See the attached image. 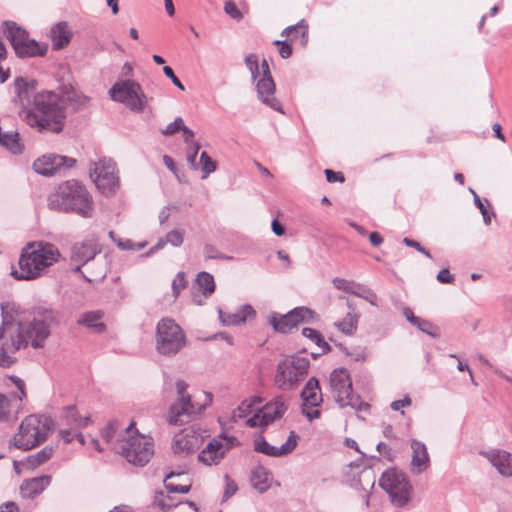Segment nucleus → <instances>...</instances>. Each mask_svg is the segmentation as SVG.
<instances>
[{
	"label": "nucleus",
	"instance_id": "1",
	"mask_svg": "<svg viewBox=\"0 0 512 512\" xmlns=\"http://www.w3.org/2000/svg\"><path fill=\"white\" fill-rule=\"evenodd\" d=\"M33 108L19 111V115L39 133L60 134L65 128L66 107L54 91L42 90L34 95Z\"/></svg>",
	"mask_w": 512,
	"mask_h": 512
},
{
	"label": "nucleus",
	"instance_id": "2",
	"mask_svg": "<svg viewBox=\"0 0 512 512\" xmlns=\"http://www.w3.org/2000/svg\"><path fill=\"white\" fill-rule=\"evenodd\" d=\"M47 206L52 211L75 213L83 218H91L94 212L92 195L86 186L76 179L60 183L48 196Z\"/></svg>",
	"mask_w": 512,
	"mask_h": 512
},
{
	"label": "nucleus",
	"instance_id": "3",
	"mask_svg": "<svg viewBox=\"0 0 512 512\" xmlns=\"http://www.w3.org/2000/svg\"><path fill=\"white\" fill-rule=\"evenodd\" d=\"M310 360L296 353L279 361L274 375L275 386L283 391H292L308 375Z\"/></svg>",
	"mask_w": 512,
	"mask_h": 512
},
{
	"label": "nucleus",
	"instance_id": "4",
	"mask_svg": "<svg viewBox=\"0 0 512 512\" xmlns=\"http://www.w3.org/2000/svg\"><path fill=\"white\" fill-rule=\"evenodd\" d=\"M329 383L335 401L341 408L351 407L358 412L370 409L369 403L363 401L360 395L354 394L352 379L345 367L334 369L330 373Z\"/></svg>",
	"mask_w": 512,
	"mask_h": 512
},
{
	"label": "nucleus",
	"instance_id": "5",
	"mask_svg": "<svg viewBox=\"0 0 512 512\" xmlns=\"http://www.w3.org/2000/svg\"><path fill=\"white\" fill-rule=\"evenodd\" d=\"M155 340L156 351L168 357L179 353L186 344V336L182 328L169 317H164L157 323Z\"/></svg>",
	"mask_w": 512,
	"mask_h": 512
},
{
	"label": "nucleus",
	"instance_id": "6",
	"mask_svg": "<svg viewBox=\"0 0 512 512\" xmlns=\"http://www.w3.org/2000/svg\"><path fill=\"white\" fill-rule=\"evenodd\" d=\"M379 486L397 507H404L411 499L413 487L407 475L396 467L388 468L382 473Z\"/></svg>",
	"mask_w": 512,
	"mask_h": 512
},
{
	"label": "nucleus",
	"instance_id": "7",
	"mask_svg": "<svg viewBox=\"0 0 512 512\" xmlns=\"http://www.w3.org/2000/svg\"><path fill=\"white\" fill-rule=\"evenodd\" d=\"M110 98L124 104L131 111L141 112L146 104V96L141 85L135 80H120L109 89Z\"/></svg>",
	"mask_w": 512,
	"mask_h": 512
},
{
	"label": "nucleus",
	"instance_id": "8",
	"mask_svg": "<svg viewBox=\"0 0 512 512\" xmlns=\"http://www.w3.org/2000/svg\"><path fill=\"white\" fill-rule=\"evenodd\" d=\"M35 242H30L21 251L18 265L20 271L14 269L10 275L18 281H31L39 278L42 272L47 268V264L42 262V258L34 249Z\"/></svg>",
	"mask_w": 512,
	"mask_h": 512
},
{
	"label": "nucleus",
	"instance_id": "9",
	"mask_svg": "<svg viewBox=\"0 0 512 512\" xmlns=\"http://www.w3.org/2000/svg\"><path fill=\"white\" fill-rule=\"evenodd\" d=\"M90 176L99 192L106 197H111L119 188V177L116 175V163L110 158H101L98 163H93Z\"/></svg>",
	"mask_w": 512,
	"mask_h": 512
},
{
	"label": "nucleus",
	"instance_id": "10",
	"mask_svg": "<svg viewBox=\"0 0 512 512\" xmlns=\"http://www.w3.org/2000/svg\"><path fill=\"white\" fill-rule=\"evenodd\" d=\"M189 384L178 379L175 383L177 398L169 406L166 420L169 425H183L192 417V396L187 392Z\"/></svg>",
	"mask_w": 512,
	"mask_h": 512
},
{
	"label": "nucleus",
	"instance_id": "11",
	"mask_svg": "<svg viewBox=\"0 0 512 512\" xmlns=\"http://www.w3.org/2000/svg\"><path fill=\"white\" fill-rule=\"evenodd\" d=\"M315 312L306 306H297L286 314L272 312L268 322L277 333L288 334L301 323H310L314 319Z\"/></svg>",
	"mask_w": 512,
	"mask_h": 512
},
{
	"label": "nucleus",
	"instance_id": "12",
	"mask_svg": "<svg viewBox=\"0 0 512 512\" xmlns=\"http://www.w3.org/2000/svg\"><path fill=\"white\" fill-rule=\"evenodd\" d=\"M261 77L256 83L258 99L274 111L284 113L280 101L275 97L276 85L266 59L261 62Z\"/></svg>",
	"mask_w": 512,
	"mask_h": 512
},
{
	"label": "nucleus",
	"instance_id": "13",
	"mask_svg": "<svg viewBox=\"0 0 512 512\" xmlns=\"http://www.w3.org/2000/svg\"><path fill=\"white\" fill-rule=\"evenodd\" d=\"M153 444L144 437H130L127 442L122 445L120 454L133 465L143 467L151 459L153 455Z\"/></svg>",
	"mask_w": 512,
	"mask_h": 512
},
{
	"label": "nucleus",
	"instance_id": "14",
	"mask_svg": "<svg viewBox=\"0 0 512 512\" xmlns=\"http://www.w3.org/2000/svg\"><path fill=\"white\" fill-rule=\"evenodd\" d=\"M302 399V414L309 420H315L321 417V411L318 409H310L319 407L323 403V397L319 380L316 377H311L305 384L300 393Z\"/></svg>",
	"mask_w": 512,
	"mask_h": 512
},
{
	"label": "nucleus",
	"instance_id": "15",
	"mask_svg": "<svg viewBox=\"0 0 512 512\" xmlns=\"http://www.w3.org/2000/svg\"><path fill=\"white\" fill-rule=\"evenodd\" d=\"M76 162L75 158L49 153L37 158L32 168L39 175L51 177L61 170L72 168Z\"/></svg>",
	"mask_w": 512,
	"mask_h": 512
},
{
	"label": "nucleus",
	"instance_id": "16",
	"mask_svg": "<svg viewBox=\"0 0 512 512\" xmlns=\"http://www.w3.org/2000/svg\"><path fill=\"white\" fill-rule=\"evenodd\" d=\"M38 85V81L34 78L16 77L13 82L15 92V96L12 100L13 103L19 105L21 107L20 110L29 109L34 95L39 93L37 91Z\"/></svg>",
	"mask_w": 512,
	"mask_h": 512
},
{
	"label": "nucleus",
	"instance_id": "17",
	"mask_svg": "<svg viewBox=\"0 0 512 512\" xmlns=\"http://www.w3.org/2000/svg\"><path fill=\"white\" fill-rule=\"evenodd\" d=\"M18 326L30 340V344L34 349L43 348L46 340L51 335V331L47 326L36 320L34 317L27 323L18 322Z\"/></svg>",
	"mask_w": 512,
	"mask_h": 512
},
{
	"label": "nucleus",
	"instance_id": "18",
	"mask_svg": "<svg viewBox=\"0 0 512 512\" xmlns=\"http://www.w3.org/2000/svg\"><path fill=\"white\" fill-rule=\"evenodd\" d=\"M48 44L45 42L37 41L36 39L28 36L26 40L19 42L13 49L15 55L19 59L44 57L48 52Z\"/></svg>",
	"mask_w": 512,
	"mask_h": 512
},
{
	"label": "nucleus",
	"instance_id": "19",
	"mask_svg": "<svg viewBox=\"0 0 512 512\" xmlns=\"http://www.w3.org/2000/svg\"><path fill=\"white\" fill-rule=\"evenodd\" d=\"M96 240L87 239L81 243H75L71 248V261L85 265L100 253Z\"/></svg>",
	"mask_w": 512,
	"mask_h": 512
},
{
	"label": "nucleus",
	"instance_id": "20",
	"mask_svg": "<svg viewBox=\"0 0 512 512\" xmlns=\"http://www.w3.org/2000/svg\"><path fill=\"white\" fill-rule=\"evenodd\" d=\"M255 316L256 311L250 304L240 306L239 310L234 313L225 312L218 307V318L223 326H238Z\"/></svg>",
	"mask_w": 512,
	"mask_h": 512
},
{
	"label": "nucleus",
	"instance_id": "21",
	"mask_svg": "<svg viewBox=\"0 0 512 512\" xmlns=\"http://www.w3.org/2000/svg\"><path fill=\"white\" fill-rule=\"evenodd\" d=\"M288 410V405L281 396L275 397L267 402L259 412H261L262 427H267L275 420L280 419Z\"/></svg>",
	"mask_w": 512,
	"mask_h": 512
},
{
	"label": "nucleus",
	"instance_id": "22",
	"mask_svg": "<svg viewBox=\"0 0 512 512\" xmlns=\"http://www.w3.org/2000/svg\"><path fill=\"white\" fill-rule=\"evenodd\" d=\"M33 317L42 322L51 331L61 324L62 312L51 305L40 304L32 308Z\"/></svg>",
	"mask_w": 512,
	"mask_h": 512
},
{
	"label": "nucleus",
	"instance_id": "23",
	"mask_svg": "<svg viewBox=\"0 0 512 512\" xmlns=\"http://www.w3.org/2000/svg\"><path fill=\"white\" fill-rule=\"evenodd\" d=\"M58 90L57 94L61 97V102L73 105L75 111L85 107L90 101L89 97L77 92L70 82L60 81Z\"/></svg>",
	"mask_w": 512,
	"mask_h": 512
},
{
	"label": "nucleus",
	"instance_id": "24",
	"mask_svg": "<svg viewBox=\"0 0 512 512\" xmlns=\"http://www.w3.org/2000/svg\"><path fill=\"white\" fill-rule=\"evenodd\" d=\"M50 475H41L25 479L20 485V493L25 499H34L40 495L51 483Z\"/></svg>",
	"mask_w": 512,
	"mask_h": 512
},
{
	"label": "nucleus",
	"instance_id": "25",
	"mask_svg": "<svg viewBox=\"0 0 512 512\" xmlns=\"http://www.w3.org/2000/svg\"><path fill=\"white\" fill-rule=\"evenodd\" d=\"M493 467L504 477H512V453L494 449L485 453Z\"/></svg>",
	"mask_w": 512,
	"mask_h": 512
},
{
	"label": "nucleus",
	"instance_id": "26",
	"mask_svg": "<svg viewBox=\"0 0 512 512\" xmlns=\"http://www.w3.org/2000/svg\"><path fill=\"white\" fill-rule=\"evenodd\" d=\"M182 131L185 142L187 144L186 160L190 167H192V129L185 125L181 117H176L173 122L169 123L166 128L161 130L165 136H171L175 133Z\"/></svg>",
	"mask_w": 512,
	"mask_h": 512
},
{
	"label": "nucleus",
	"instance_id": "27",
	"mask_svg": "<svg viewBox=\"0 0 512 512\" xmlns=\"http://www.w3.org/2000/svg\"><path fill=\"white\" fill-rule=\"evenodd\" d=\"M221 440L218 437L211 439L198 454V460L209 466L218 464L225 455L224 444Z\"/></svg>",
	"mask_w": 512,
	"mask_h": 512
},
{
	"label": "nucleus",
	"instance_id": "28",
	"mask_svg": "<svg viewBox=\"0 0 512 512\" xmlns=\"http://www.w3.org/2000/svg\"><path fill=\"white\" fill-rule=\"evenodd\" d=\"M73 33L69 28L67 21H60L54 24L50 29V39L52 42V49L59 51L69 45Z\"/></svg>",
	"mask_w": 512,
	"mask_h": 512
},
{
	"label": "nucleus",
	"instance_id": "29",
	"mask_svg": "<svg viewBox=\"0 0 512 512\" xmlns=\"http://www.w3.org/2000/svg\"><path fill=\"white\" fill-rule=\"evenodd\" d=\"M1 32L7 39L12 49H14L19 42L26 40L30 36L29 31L13 20H4L1 23Z\"/></svg>",
	"mask_w": 512,
	"mask_h": 512
},
{
	"label": "nucleus",
	"instance_id": "30",
	"mask_svg": "<svg viewBox=\"0 0 512 512\" xmlns=\"http://www.w3.org/2000/svg\"><path fill=\"white\" fill-rule=\"evenodd\" d=\"M104 312L102 310L86 311L77 319V324L83 326L94 333L101 334L107 329V326L102 322Z\"/></svg>",
	"mask_w": 512,
	"mask_h": 512
},
{
	"label": "nucleus",
	"instance_id": "31",
	"mask_svg": "<svg viewBox=\"0 0 512 512\" xmlns=\"http://www.w3.org/2000/svg\"><path fill=\"white\" fill-rule=\"evenodd\" d=\"M41 417V423H40V426H39V434H38V438H36L35 440H27V441H16L14 442V446L18 449H21L23 451H28V450H31L33 449L34 447L38 446L39 444H41L42 442H44L47 437H48V433L52 430L53 428V420L51 417H48V416H40Z\"/></svg>",
	"mask_w": 512,
	"mask_h": 512
},
{
	"label": "nucleus",
	"instance_id": "32",
	"mask_svg": "<svg viewBox=\"0 0 512 512\" xmlns=\"http://www.w3.org/2000/svg\"><path fill=\"white\" fill-rule=\"evenodd\" d=\"M200 148V144L194 141V170H199L201 172V179L204 180L217 170L218 162L212 159L206 151H202L199 161L196 163V157Z\"/></svg>",
	"mask_w": 512,
	"mask_h": 512
},
{
	"label": "nucleus",
	"instance_id": "33",
	"mask_svg": "<svg viewBox=\"0 0 512 512\" xmlns=\"http://www.w3.org/2000/svg\"><path fill=\"white\" fill-rule=\"evenodd\" d=\"M41 423V417L37 415H29L22 420L19 426V438H15L16 441H27L35 440L38 438L39 426Z\"/></svg>",
	"mask_w": 512,
	"mask_h": 512
},
{
	"label": "nucleus",
	"instance_id": "34",
	"mask_svg": "<svg viewBox=\"0 0 512 512\" xmlns=\"http://www.w3.org/2000/svg\"><path fill=\"white\" fill-rule=\"evenodd\" d=\"M411 448L413 450L411 465L417 467V473H421L429 465V454L426 445L419 440L413 439L411 441Z\"/></svg>",
	"mask_w": 512,
	"mask_h": 512
},
{
	"label": "nucleus",
	"instance_id": "35",
	"mask_svg": "<svg viewBox=\"0 0 512 512\" xmlns=\"http://www.w3.org/2000/svg\"><path fill=\"white\" fill-rule=\"evenodd\" d=\"M34 249L38 252L42 262L47 264V268L57 263L61 257L58 248L50 242H35Z\"/></svg>",
	"mask_w": 512,
	"mask_h": 512
},
{
	"label": "nucleus",
	"instance_id": "36",
	"mask_svg": "<svg viewBox=\"0 0 512 512\" xmlns=\"http://www.w3.org/2000/svg\"><path fill=\"white\" fill-rule=\"evenodd\" d=\"M172 448L175 454L192 452V428H184L173 438Z\"/></svg>",
	"mask_w": 512,
	"mask_h": 512
},
{
	"label": "nucleus",
	"instance_id": "37",
	"mask_svg": "<svg viewBox=\"0 0 512 512\" xmlns=\"http://www.w3.org/2000/svg\"><path fill=\"white\" fill-rule=\"evenodd\" d=\"M194 284L205 298H209L216 289L215 280L212 274L202 271L194 278Z\"/></svg>",
	"mask_w": 512,
	"mask_h": 512
},
{
	"label": "nucleus",
	"instance_id": "38",
	"mask_svg": "<svg viewBox=\"0 0 512 512\" xmlns=\"http://www.w3.org/2000/svg\"><path fill=\"white\" fill-rule=\"evenodd\" d=\"M270 473L262 466L255 467L251 471L250 481L252 486L258 490L260 493H263L269 489V479Z\"/></svg>",
	"mask_w": 512,
	"mask_h": 512
},
{
	"label": "nucleus",
	"instance_id": "39",
	"mask_svg": "<svg viewBox=\"0 0 512 512\" xmlns=\"http://www.w3.org/2000/svg\"><path fill=\"white\" fill-rule=\"evenodd\" d=\"M54 448L50 445L43 447L40 451L28 455L25 458V464L29 469H35L41 464L47 462L53 455Z\"/></svg>",
	"mask_w": 512,
	"mask_h": 512
},
{
	"label": "nucleus",
	"instance_id": "40",
	"mask_svg": "<svg viewBox=\"0 0 512 512\" xmlns=\"http://www.w3.org/2000/svg\"><path fill=\"white\" fill-rule=\"evenodd\" d=\"M1 319L4 326H12L16 321V316L20 313V306L14 302H2L0 304Z\"/></svg>",
	"mask_w": 512,
	"mask_h": 512
},
{
	"label": "nucleus",
	"instance_id": "41",
	"mask_svg": "<svg viewBox=\"0 0 512 512\" xmlns=\"http://www.w3.org/2000/svg\"><path fill=\"white\" fill-rule=\"evenodd\" d=\"M358 318L357 313L348 312L341 321L335 323V326L345 335L352 336L357 330Z\"/></svg>",
	"mask_w": 512,
	"mask_h": 512
},
{
	"label": "nucleus",
	"instance_id": "42",
	"mask_svg": "<svg viewBox=\"0 0 512 512\" xmlns=\"http://www.w3.org/2000/svg\"><path fill=\"white\" fill-rule=\"evenodd\" d=\"M302 335L313 341L319 348H321V354H327L331 352V346L328 342L325 341L324 337L318 330L310 327H304L302 329Z\"/></svg>",
	"mask_w": 512,
	"mask_h": 512
},
{
	"label": "nucleus",
	"instance_id": "43",
	"mask_svg": "<svg viewBox=\"0 0 512 512\" xmlns=\"http://www.w3.org/2000/svg\"><path fill=\"white\" fill-rule=\"evenodd\" d=\"M293 32H300V43L302 46H306L309 38V26L305 19H301L295 25L286 27L281 35L291 37Z\"/></svg>",
	"mask_w": 512,
	"mask_h": 512
},
{
	"label": "nucleus",
	"instance_id": "44",
	"mask_svg": "<svg viewBox=\"0 0 512 512\" xmlns=\"http://www.w3.org/2000/svg\"><path fill=\"white\" fill-rule=\"evenodd\" d=\"M254 451L257 453H262L264 455L270 457H280L282 456L280 447L270 445L265 437L260 435L258 438L254 440Z\"/></svg>",
	"mask_w": 512,
	"mask_h": 512
},
{
	"label": "nucleus",
	"instance_id": "45",
	"mask_svg": "<svg viewBox=\"0 0 512 512\" xmlns=\"http://www.w3.org/2000/svg\"><path fill=\"white\" fill-rule=\"evenodd\" d=\"M194 414H202L212 404L213 394L207 391H199L194 394Z\"/></svg>",
	"mask_w": 512,
	"mask_h": 512
},
{
	"label": "nucleus",
	"instance_id": "46",
	"mask_svg": "<svg viewBox=\"0 0 512 512\" xmlns=\"http://www.w3.org/2000/svg\"><path fill=\"white\" fill-rule=\"evenodd\" d=\"M353 295L368 301L372 306H378V297L376 293L368 286L357 283Z\"/></svg>",
	"mask_w": 512,
	"mask_h": 512
},
{
	"label": "nucleus",
	"instance_id": "47",
	"mask_svg": "<svg viewBox=\"0 0 512 512\" xmlns=\"http://www.w3.org/2000/svg\"><path fill=\"white\" fill-rule=\"evenodd\" d=\"M253 402L248 399L243 400L236 409L232 411L231 420L237 422L252 412Z\"/></svg>",
	"mask_w": 512,
	"mask_h": 512
},
{
	"label": "nucleus",
	"instance_id": "48",
	"mask_svg": "<svg viewBox=\"0 0 512 512\" xmlns=\"http://www.w3.org/2000/svg\"><path fill=\"white\" fill-rule=\"evenodd\" d=\"M414 326L417 327L423 333H426L427 335L431 336L432 338L437 339L440 337L439 328L426 319L419 318V321H417V323Z\"/></svg>",
	"mask_w": 512,
	"mask_h": 512
},
{
	"label": "nucleus",
	"instance_id": "49",
	"mask_svg": "<svg viewBox=\"0 0 512 512\" xmlns=\"http://www.w3.org/2000/svg\"><path fill=\"white\" fill-rule=\"evenodd\" d=\"M28 345H29V339L27 338V336L25 335L23 330H20L18 328L17 334L15 335V337L14 336L11 337L10 351L12 353H15V352L19 351L20 349L27 348Z\"/></svg>",
	"mask_w": 512,
	"mask_h": 512
},
{
	"label": "nucleus",
	"instance_id": "50",
	"mask_svg": "<svg viewBox=\"0 0 512 512\" xmlns=\"http://www.w3.org/2000/svg\"><path fill=\"white\" fill-rule=\"evenodd\" d=\"M80 416L76 405H67L63 408V417L67 425L76 427Z\"/></svg>",
	"mask_w": 512,
	"mask_h": 512
},
{
	"label": "nucleus",
	"instance_id": "51",
	"mask_svg": "<svg viewBox=\"0 0 512 512\" xmlns=\"http://www.w3.org/2000/svg\"><path fill=\"white\" fill-rule=\"evenodd\" d=\"M299 436L295 431H291L284 444L280 446L282 456L290 454L297 446Z\"/></svg>",
	"mask_w": 512,
	"mask_h": 512
},
{
	"label": "nucleus",
	"instance_id": "52",
	"mask_svg": "<svg viewBox=\"0 0 512 512\" xmlns=\"http://www.w3.org/2000/svg\"><path fill=\"white\" fill-rule=\"evenodd\" d=\"M153 503L161 507L163 510L170 509L175 506L172 498L169 495H166L163 491H157L155 493Z\"/></svg>",
	"mask_w": 512,
	"mask_h": 512
},
{
	"label": "nucleus",
	"instance_id": "53",
	"mask_svg": "<svg viewBox=\"0 0 512 512\" xmlns=\"http://www.w3.org/2000/svg\"><path fill=\"white\" fill-rule=\"evenodd\" d=\"M187 286V281L185 278V273L180 271L176 274L175 278L172 281V292L174 297H178L181 290Z\"/></svg>",
	"mask_w": 512,
	"mask_h": 512
},
{
	"label": "nucleus",
	"instance_id": "54",
	"mask_svg": "<svg viewBox=\"0 0 512 512\" xmlns=\"http://www.w3.org/2000/svg\"><path fill=\"white\" fill-rule=\"evenodd\" d=\"M273 45L279 47V55L283 59L289 58L292 55V53H293V47H292L291 41H289L288 39H285V40H275L273 42Z\"/></svg>",
	"mask_w": 512,
	"mask_h": 512
},
{
	"label": "nucleus",
	"instance_id": "55",
	"mask_svg": "<svg viewBox=\"0 0 512 512\" xmlns=\"http://www.w3.org/2000/svg\"><path fill=\"white\" fill-rule=\"evenodd\" d=\"M224 11L226 14H228L232 19L236 21H240L244 17L242 12L238 9L236 3L232 0L225 1Z\"/></svg>",
	"mask_w": 512,
	"mask_h": 512
},
{
	"label": "nucleus",
	"instance_id": "56",
	"mask_svg": "<svg viewBox=\"0 0 512 512\" xmlns=\"http://www.w3.org/2000/svg\"><path fill=\"white\" fill-rule=\"evenodd\" d=\"M333 284H334L335 288H337L338 290H342V291L352 294V295H353V291L355 290V287L357 285V283L354 281H349V280L342 279V278H335L333 280Z\"/></svg>",
	"mask_w": 512,
	"mask_h": 512
},
{
	"label": "nucleus",
	"instance_id": "57",
	"mask_svg": "<svg viewBox=\"0 0 512 512\" xmlns=\"http://www.w3.org/2000/svg\"><path fill=\"white\" fill-rule=\"evenodd\" d=\"M224 480H225V489H224L222 498H223V501H226L237 492L238 486L235 483V481L228 474H225Z\"/></svg>",
	"mask_w": 512,
	"mask_h": 512
},
{
	"label": "nucleus",
	"instance_id": "58",
	"mask_svg": "<svg viewBox=\"0 0 512 512\" xmlns=\"http://www.w3.org/2000/svg\"><path fill=\"white\" fill-rule=\"evenodd\" d=\"M108 235H109V238L116 244V246L120 250L129 251L130 248H132V240L122 239V238L118 237L117 234L113 230H110Z\"/></svg>",
	"mask_w": 512,
	"mask_h": 512
},
{
	"label": "nucleus",
	"instance_id": "59",
	"mask_svg": "<svg viewBox=\"0 0 512 512\" xmlns=\"http://www.w3.org/2000/svg\"><path fill=\"white\" fill-rule=\"evenodd\" d=\"M16 358L8 354V349L4 345L0 346V367L10 368L16 363Z\"/></svg>",
	"mask_w": 512,
	"mask_h": 512
},
{
	"label": "nucleus",
	"instance_id": "60",
	"mask_svg": "<svg viewBox=\"0 0 512 512\" xmlns=\"http://www.w3.org/2000/svg\"><path fill=\"white\" fill-rule=\"evenodd\" d=\"M402 242L406 246L416 249L418 252L425 255L426 257L430 259L432 258L431 253L425 247H423L418 241L411 239L409 237H405L403 238Z\"/></svg>",
	"mask_w": 512,
	"mask_h": 512
},
{
	"label": "nucleus",
	"instance_id": "61",
	"mask_svg": "<svg viewBox=\"0 0 512 512\" xmlns=\"http://www.w3.org/2000/svg\"><path fill=\"white\" fill-rule=\"evenodd\" d=\"M117 430V423L114 421H110L101 431V437L110 442L113 440L115 433Z\"/></svg>",
	"mask_w": 512,
	"mask_h": 512
},
{
	"label": "nucleus",
	"instance_id": "62",
	"mask_svg": "<svg viewBox=\"0 0 512 512\" xmlns=\"http://www.w3.org/2000/svg\"><path fill=\"white\" fill-rule=\"evenodd\" d=\"M165 240L172 246L178 247L183 243V235L178 230H172L166 234Z\"/></svg>",
	"mask_w": 512,
	"mask_h": 512
},
{
	"label": "nucleus",
	"instance_id": "63",
	"mask_svg": "<svg viewBox=\"0 0 512 512\" xmlns=\"http://www.w3.org/2000/svg\"><path fill=\"white\" fill-rule=\"evenodd\" d=\"M204 256L206 259H226L222 253L218 251L216 247L211 244H206L204 246Z\"/></svg>",
	"mask_w": 512,
	"mask_h": 512
},
{
	"label": "nucleus",
	"instance_id": "64",
	"mask_svg": "<svg viewBox=\"0 0 512 512\" xmlns=\"http://www.w3.org/2000/svg\"><path fill=\"white\" fill-rule=\"evenodd\" d=\"M324 173L326 176V180L329 183H335V182L343 183L345 181L344 174L340 171L336 172L332 169H325Z\"/></svg>",
	"mask_w": 512,
	"mask_h": 512
}]
</instances>
